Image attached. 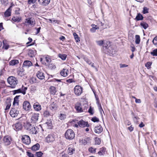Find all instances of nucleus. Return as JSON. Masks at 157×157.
<instances>
[{"mask_svg": "<svg viewBox=\"0 0 157 157\" xmlns=\"http://www.w3.org/2000/svg\"><path fill=\"white\" fill-rule=\"evenodd\" d=\"M36 78H33L30 80V82L32 84L36 82Z\"/></svg>", "mask_w": 157, "mask_h": 157, "instance_id": "61", "label": "nucleus"}, {"mask_svg": "<svg viewBox=\"0 0 157 157\" xmlns=\"http://www.w3.org/2000/svg\"><path fill=\"white\" fill-rule=\"evenodd\" d=\"M105 148L102 147L100 149V151L98 152V153L100 155H102L105 154Z\"/></svg>", "mask_w": 157, "mask_h": 157, "instance_id": "29", "label": "nucleus"}, {"mask_svg": "<svg viewBox=\"0 0 157 157\" xmlns=\"http://www.w3.org/2000/svg\"><path fill=\"white\" fill-rule=\"evenodd\" d=\"M88 112L90 114L93 115L94 113L93 108L90 106Z\"/></svg>", "mask_w": 157, "mask_h": 157, "instance_id": "46", "label": "nucleus"}, {"mask_svg": "<svg viewBox=\"0 0 157 157\" xmlns=\"http://www.w3.org/2000/svg\"><path fill=\"white\" fill-rule=\"evenodd\" d=\"M17 6L16 2H10V8L12 7L13 6Z\"/></svg>", "mask_w": 157, "mask_h": 157, "instance_id": "62", "label": "nucleus"}, {"mask_svg": "<svg viewBox=\"0 0 157 157\" xmlns=\"http://www.w3.org/2000/svg\"><path fill=\"white\" fill-rule=\"evenodd\" d=\"M104 42V40H100L97 41L96 43L99 46H102L103 45Z\"/></svg>", "mask_w": 157, "mask_h": 157, "instance_id": "49", "label": "nucleus"}, {"mask_svg": "<svg viewBox=\"0 0 157 157\" xmlns=\"http://www.w3.org/2000/svg\"><path fill=\"white\" fill-rule=\"evenodd\" d=\"M148 13V9L146 7H144L143 8V13L144 14H146Z\"/></svg>", "mask_w": 157, "mask_h": 157, "instance_id": "51", "label": "nucleus"}, {"mask_svg": "<svg viewBox=\"0 0 157 157\" xmlns=\"http://www.w3.org/2000/svg\"><path fill=\"white\" fill-rule=\"evenodd\" d=\"M96 149L95 148L91 147L89 148V151L91 153H94L96 152Z\"/></svg>", "mask_w": 157, "mask_h": 157, "instance_id": "54", "label": "nucleus"}, {"mask_svg": "<svg viewBox=\"0 0 157 157\" xmlns=\"http://www.w3.org/2000/svg\"><path fill=\"white\" fill-rule=\"evenodd\" d=\"M58 56L60 58L63 60H65L67 57V55L66 54H59Z\"/></svg>", "mask_w": 157, "mask_h": 157, "instance_id": "36", "label": "nucleus"}, {"mask_svg": "<svg viewBox=\"0 0 157 157\" xmlns=\"http://www.w3.org/2000/svg\"><path fill=\"white\" fill-rule=\"evenodd\" d=\"M24 71V70L23 67H20L17 69V73L18 75L21 76L23 74V72Z\"/></svg>", "mask_w": 157, "mask_h": 157, "instance_id": "26", "label": "nucleus"}, {"mask_svg": "<svg viewBox=\"0 0 157 157\" xmlns=\"http://www.w3.org/2000/svg\"><path fill=\"white\" fill-rule=\"evenodd\" d=\"M10 102V99L8 98H7L6 101V104H7V105L5 109L6 110L9 109L10 108V105L9 104Z\"/></svg>", "mask_w": 157, "mask_h": 157, "instance_id": "33", "label": "nucleus"}, {"mask_svg": "<svg viewBox=\"0 0 157 157\" xmlns=\"http://www.w3.org/2000/svg\"><path fill=\"white\" fill-rule=\"evenodd\" d=\"M102 131L103 128L100 125L96 126L94 128V131L97 133L99 134L101 133Z\"/></svg>", "mask_w": 157, "mask_h": 157, "instance_id": "14", "label": "nucleus"}, {"mask_svg": "<svg viewBox=\"0 0 157 157\" xmlns=\"http://www.w3.org/2000/svg\"><path fill=\"white\" fill-rule=\"evenodd\" d=\"M66 81L67 82L70 83H71L73 82H74V81L72 79H67L66 80Z\"/></svg>", "mask_w": 157, "mask_h": 157, "instance_id": "64", "label": "nucleus"}, {"mask_svg": "<svg viewBox=\"0 0 157 157\" xmlns=\"http://www.w3.org/2000/svg\"><path fill=\"white\" fill-rule=\"evenodd\" d=\"M27 155L29 157H34V155L30 152L27 151Z\"/></svg>", "mask_w": 157, "mask_h": 157, "instance_id": "60", "label": "nucleus"}, {"mask_svg": "<svg viewBox=\"0 0 157 157\" xmlns=\"http://www.w3.org/2000/svg\"><path fill=\"white\" fill-rule=\"evenodd\" d=\"M83 58L84 60L89 65H91L92 62L90 60L87 58L85 56H83Z\"/></svg>", "mask_w": 157, "mask_h": 157, "instance_id": "39", "label": "nucleus"}, {"mask_svg": "<svg viewBox=\"0 0 157 157\" xmlns=\"http://www.w3.org/2000/svg\"><path fill=\"white\" fill-rule=\"evenodd\" d=\"M10 16V7L6 10L4 13V17H6Z\"/></svg>", "mask_w": 157, "mask_h": 157, "instance_id": "32", "label": "nucleus"}, {"mask_svg": "<svg viewBox=\"0 0 157 157\" xmlns=\"http://www.w3.org/2000/svg\"><path fill=\"white\" fill-rule=\"evenodd\" d=\"M36 1V0H29L28 1V3L29 4H31L35 3Z\"/></svg>", "mask_w": 157, "mask_h": 157, "instance_id": "59", "label": "nucleus"}, {"mask_svg": "<svg viewBox=\"0 0 157 157\" xmlns=\"http://www.w3.org/2000/svg\"><path fill=\"white\" fill-rule=\"evenodd\" d=\"M43 154V153L41 151L37 152L36 153V156L37 157H41Z\"/></svg>", "mask_w": 157, "mask_h": 157, "instance_id": "50", "label": "nucleus"}, {"mask_svg": "<svg viewBox=\"0 0 157 157\" xmlns=\"http://www.w3.org/2000/svg\"><path fill=\"white\" fill-rule=\"evenodd\" d=\"M95 144H99L101 143V139L98 137H96L95 138Z\"/></svg>", "mask_w": 157, "mask_h": 157, "instance_id": "42", "label": "nucleus"}, {"mask_svg": "<svg viewBox=\"0 0 157 157\" xmlns=\"http://www.w3.org/2000/svg\"><path fill=\"white\" fill-rule=\"evenodd\" d=\"M90 139V138L88 137L83 139L82 140V143L84 145H85L89 142Z\"/></svg>", "mask_w": 157, "mask_h": 157, "instance_id": "34", "label": "nucleus"}, {"mask_svg": "<svg viewBox=\"0 0 157 157\" xmlns=\"http://www.w3.org/2000/svg\"><path fill=\"white\" fill-rule=\"evenodd\" d=\"M55 140L54 135L49 134L46 138V142L48 143L53 142Z\"/></svg>", "mask_w": 157, "mask_h": 157, "instance_id": "12", "label": "nucleus"}, {"mask_svg": "<svg viewBox=\"0 0 157 157\" xmlns=\"http://www.w3.org/2000/svg\"><path fill=\"white\" fill-rule=\"evenodd\" d=\"M140 25L144 29H146L148 26V25L144 21L141 22Z\"/></svg>", "mask_w": 157, "mask_h": 157, "instance_id": "30", "label": "nucleus"}, {"mask_svg": "<svg viewBox=\"0 0 157 157\" xmlns=\"http://www.w3.org/2000/svg\"><path fill=\"white\" fill-rule=\"evenodd\" d=\"M18 112L17 109L12 108L10 110V116L13 117H14L17 116Z\"/></svg>", "mask_w": 157, "mask_h": 157, "instance_id": "10", "label": "nucleus"}, {"mask_svg": "<svg viewBox=\"0 0 157 157\" xmlns=\"http://www.w3.org/2000/svg\"><path fill=\"white\" fill-rule=\"evenodd\" d=\"M68 149V153L70 155H71L75 153V150L73 146H69Z\"/></svg>", "mask_w": 157, "mask_h": 157, "instance_id": "17", "label": "nucleus"}, {"mask_svg": "<svg viewBox=\"0 0 157 157\" xmlns=\"http://www.w3.org/2000/svg\"><path fill=\"white\" fill-rule=\"evenodd\" d=\"M21 20V19L20 18L17 17H13L12 19V22H19Z\"/></svg>", "mask_w": 157, "mask_h": 157, "instance_id": "38", "label": "nucleus"}, {"mask_svg": "<svg viewBox=\"0 0 157 157\" xmlns=\"http://www.w3.org/2000/svg\"><path fill=\"white\" fill-rule=\"evenodd\" d=\"M18 101L16 100H14L13 103V105L14 106L16 105L18 106Z\"/></svg>", "mask_w": 157, "mask_h": 157, "instance_id": "58", "label": "nucleus"}, {"mask_svg": "<svg viewBox=\"0 0 157 157\" xmlns=\"http://www.w3.org/2000/svg\"><path fill=\"white\" fill-rule=\"evenodd\" d=\"M92 28L90 29V31L92 33H94L96 31V29H99L98 27H97V25L95 24H92L91 25Z\"/></svg>", "mask_w": 157, "mask_h": 157, "instance_id": "24", "label": "nucleus"}, {"mask_svg": "<svg viewBox=\"0 0 157 157\" xmlns=\"http://www.w3.org/2000/svg\"><path fill=\"white\" fill-rule=\"evenodd\" d=\"M50 93L51 94L54 95L57 92L56 88L54 86H51L49 89Z\"/></svg>", "mask_w": 157, "mask_h": 157, "instance_id": "19", "label": "nucleus"}, {"mask_svg": "<svg viewBox=\"0 0 157 157\" xmlns=\"http://www.w3.org/2000/svg\"><path fill=\"white\" fill-rule=\"evenodd\" d=\"M143 19V17L142 15L140 13L138 14L137 15L136 17V19L137 21H140L142 20Z\"/></svg>", "mask_w": 157, "mask_h": 157, "instance_id": "31", "label": "nucleus"}, {"mask_svg": "<svg viewBox=\"0 0 157 157\" xmlns=\"http://www.w3.org/2000/svg\"><path fill=\"white\" fill-rule=\"evenodd\" d=\"M44 59L48 63H49L51 61L50 58L48 56H46L45 57Z\"/></svg>", "mask_w": 157, "mask_h": 157, "instance_id": "53", "label": "nucleus"}, {"mask_svg": "<svg viewBox=\"0 0 157 157\" xmlns=\"http://www.w3.org/2000/svg\"><path fill=\"white\" fill-rule=\"evenodd\" d=\"M97 103L98 104V105L99 107V109L100 112L101 113V111H103V110L102 109L101 104L100 103H99L98 101L97 102Z\"/></svg>", "mask_w": 157, "mask_h": 157, "instance_id": "55", "label": "nucleus"}, {"mask_svg": "<svg viewBox=\"0 0 157 157\" xmlns=\"http://www.w3.org/2000/svg\"><path fill=\"white\" fill-rule=\"evenodd\" d=\"M66 116L65 114L61 113L59 116V118L61 120H64L66 118Z\"/></svg>", "mask_w": 157, "mask_h": 157, "instance_id": "41", "label": "nucleus"}, {"mask_svg": "<svg viewBox=\"0 0 157 157\" xmlns=\"http://www.w3.org/2000/svg\"><path fill=\"white\" fill-rule=\"evenodd\" d=\"M13 127L14 130L16 131H19L22 128V125L21 123H18L13 125Z\"/></svg>", "mask_w": 157, "mask_h": 157, "instance_id": "11", "label": "nucleus"}, {"mask_svg": "<svg viewBox=\"0 0 157 157\" xmlns=\"http://www.w3.org/2000/svg\"><path fill=\"white\" fill-rule=\"evenodd\" d=\"M153 43L157 47V36L155 37L152 40Z\"/></svg>", "mask_w": 157, "mask_h": 157, "instance_id": "47", "label": "nucleus"}, {"mask_svg": "<svg viewBox=\"0 0 157 157\" xmlns=\"http://www.w3.org/2000/svg\"><path fill=\"white\" fill-rule=\"evenodd\" d=\"M37 77L40 79H43L45 78L44 73L40 71H38L36 74Z\"/></svg>", "mask_w": 157, "mask_h": 157, "instance_id": "16", "label": "nucleus"}, {"mask_svg": "<svg viewBox=\"0 0 157 157\" xmlns=\"http://www.w3.org/2000/svg\"><path fill=\"white\" fill-rule=\"evenodd\" d=\"M110 42L109 41H107L104 42L103 46L104 47H105L106 48H108V46L109 45Z\"/></svg>", "mask_w": 157, "mask_h": 157, "instance_id": "35", "label": "nucleus"}, {"mask_svg": "<svg viewBox=\"0 0 157 157\" xmlns=\"http://www.w3.org/2000/svg\"><path fill=\"white\" fill-rule=\"evenodd\" d=\"M68 71L67 69H63L60 72V74L62 76L66 77L67 76Z\"/></svg>", "mask_w": 157, "mask_h": 157, "instance_id": "22", "label": "nucleus"}, {"mask_svg": "<svg viewBox=\"0 0 157 157\" xmlns=\"http://www.w3.org/2000/svg\"><path fill=\"white\" fill-rule=\"evenodd\" d=\"M120 67L121 68L127 67L128 66V65H126L125 64H120Z\"/></svg>", "mask_w": 157, "mask_h": 157, "instance_id": "63", "label": "nucleus"}, {"mask_svg": "<svg viewBox=\"0 0 157 157\" xmlns=\"http://www.w3.org/2000/svg\"><path fill=\"white\" fill-rule=\"evenodd\" d=\"M65 138L68 140H71L75 137V133L73 131L70 129L67 130L65 133Z\"/></svg>", "mask_w": 157, "mask_h": 157, "instance_id": "1", "label": "nucleus"}, {"mask_svg": "<svg viewBox=\"0 0 157 157\" xmlns=\"http://www.w3.org/2000/svg\"><path fill=\"white\" fill-rule=\"evenodd\" d=\"M78 124L81 127H88L89 125L88 124L87 122H86L82 120H81L78 122Z\"/></svg>", "mask_w": 157, "mask_h": 157, "instance_id": "7", "label": "nucleus"}, {"mask_svg": "<svg viewBox=\"0 0 157 157\" xmlns=\"http://www.w3.org/2000/svg\"><path fill=\"white\" fill-rule=\"evenodd\" d=\"M43 114L45 117H48L51 115L49 112L48 110H45L44 111Z\"/></svg>", "mask_w": 157, "mask_h": 157, "instance_id": "44", "label": "nucleus"}, {"mask_svg": "<svg viewBox=\"0 0 157 157\" xmlns=\"http://www.w3.org/2000/svg\"><path fill=\"white\" fill-rule=\"evenodd\" d=\"M25 23L28 24V25H30L32 27L34 26L35 24L34 20L32 17H29L26 19Z\"/></svg>", "mask_w": 157, "mask_h": 157, "instance_id": "6", "label": "nucleus"}, {"mask_svg": "<svg viewBox=\"0 0 157 157\" xmlns=\"http://www.w3.org/2000/svg\"><path fill=\"white\" fill-rule=\"evenodd\" d=\"M2 4L6 5L8 3L7 0H1Z\"/></svg>", "mask_w": 157, "mask_h": 157, "instance_id": "57", "label": "nucleus"}, {"mask_svg": "<svg viewBox=\"0 0 157 157\" xmlns=\"http://www.w3.org/2000/svg\"><path fill=\"white\" fill-rule=\"evenodd\" d=\"M151 54L153 56H157V49H154L151 52Z\"/></svg>", "mask_w": 157, "mask_h": 157, "instance_id": "45", "label": "nucleus"}, {"mask_svg": "<svg viewBox=\"0 0 157 157\" xmlns=\"http://www.w3.org/2000/svg\"><path fill=\"white\" fill-rule=\"evenodd\" d=\"M21 140L24 144L26 145L29 144L31 142L30 137L29 136L26 135L22 136Z\"/></svg>", "mask_w": 157, "mask_h": 157, "instance_id": "4", "label": "nucleus"}, {"mask_svg": "<svg viewBox=\"0 0 157 157\" xmlns=\"http://www.w3.org/2000/svg\"><path fill=\"white\" fill-rule=\"evenodd\" d=\"M3 140L6 145H8L10 144V140L8 136H5L4 137Z\"/></svg>", "mask_w": 157, "mask_h": 157, "instance_id": "20", "label": "nucleus"}, {"mask_svg": "<svg viewBox=\"0 0 157 157\" xmlns=\"http://www.w3.org/2000/svg\"><path fill=\"white\" fill-rule=\"evenodd\" d=\"M152 64V63L151 62H148L146 63L145 64V66L148 69L151 68V66Z\"/></svg>", "mask_w": 157, "mask_h": 157, "instance_id": "52", "label": "nucleus"}, {"mask_svg": "<svg viewBox=\"0 0 157 157\" xmlns=\"http://www.w3.org/2000/svg\"><path fill=\"white\" fill-rule=\"evenodd\" d=\"M57 105L56 102H53L50 105V108L52 110H56L57 109Z\"/></svg>", "mask_w": 157, "mask_h": 157, "instance_id": "21", "label": "nucleus"}, {"mask_svg": "<svg viewBox=\"0 0 157 157\" xmlns=\"http://www.w3.org/2000/svg\"><path fill=\"white\" fill-rule=\"evenodd\" d=\"M11 91L13 93V95H14L17 93H21V89H19L17 90H15Z\"/></svg>", "mask_w": 157, "mask_h": 157, "instance_id": "43", "label": "nucleus"}, {"mask_svg": "<svg viewBox=\"0 0 157 157\" xmlns=\"http://www.w3.org/2000/svg\"><path fill=\"white\" fill-rule=\"evenodd\" d=\"M91 120L93 121L94 122H98L99 121V119L96 117H94L92 118Z\"/></svg>", "mask_w": 157, "mask_h": 157, "instance_id": "56", "label": "nucleus"}, {"mask_svg": "<svg viewBox=\"0 0 157 157\" xmlns=\"http://www.w3.org/2000/svg\"><path fill=\"white\" fill-rule=\"evenodd\" d=\"M3 48L7 50L9 48V45L7 43V41L6 40H4L3 41Z\"/></svg>", "mask_w": 157, "mask_h": 157, "instance_id": "27", "label": "nucleus"}, {"mask_svg": "<svg viewBox=\"0 0 157 157\" xmlns=\"http://www.w3.org/2000/svg\"><path fill=\"white\" fill-rule=\"evenodd\" d=\"M23 109L26 111L29 110L31 108V106L30 103L27 101L24 102L23 104Z\"/></svg>", "mask_w": 157, "mask_h": 157, "instance_id": "8", "label": "nucleus"}, {"mask_svg": "<svg viewBox=\"0 0 157 157\" xmlns=\"http://www.w3.org/2000/svg\"><path fill=\"white\" fill-rule=\"evenodd\" d=\"M75 108L78 112H81L83 111L81 105L79 103H77L75 105Z\"/></svg>", "mask_w": 157, "mask_h": 157, "instance_id": "18", "label": "nucleus"}, {"mask_svg": "<svg viewBox=\"0 0 157 157\" xmlns=\"http://www.w3.org/2000/svg\"><path fill=\"white\" fill-rule=\"evenodd\" d=\"M39 114L38 113H34L33 114L31 117V122L33 123H36L37 121Z\"/></svg>", "mask_w": 157, "mask_h": 157, "instance_id": "9", "label": "nucleus"}, {"mask_svg": "<svg viewBox=\"0 0 157 157\" xmlns=\"http://www.w3.org/2000/svg\"><path fill=\"white\" fill-rule=\"evenodd\" d=\"M17 80L14 77L10 76V88H14L17 83Z\"/></svg>", "mask_w": 157, "mask_h": 157, "instance_id": "5", "label": "nucleus"}, {"mask_svg": "<svg viewBox=\"0 0 157 157\" xmlns=\"http://www.w3.org/2000/svg\"><path fill=\"white\" fill-rule=\"evenodd\" d=\"M19 63V61L17 59H13L10 61V65L14 66Z\"/></svg>", "mask_w": 157, "mask_h": 157, "instance_id": "28", "label": "nucleus"}, {"mask_svg": "<svg viewBox=\"0 0 157 157\" xmlns=\"http://www.w3.org/2000/svg\"><path fill=\"white\" fill-rule=\"evenodd\" d=\"M24 126L25 128L30 131V133L32 134H36L37 131L35 127L29 123L28 122L26 124H24Z\"/></svg>", "mask_w": 157, "mask_h": 157, "instance_id": "2", "label": "nucleus"}, {"mask_svg": "<svg viewBox=\"0 0 157 157\" xmlns=\"http://www.w3.org/2000/svg\"><path fill=\"white\" fill-rule=\"evenodd\" d=\"M50 0H38L39 4L43 6H46L50 3Z\"/></svg>", "mask_w": 157, "mask_h": 157, "instance_id": "15", "label": "nucleus"}, {"mask_svg": "<svg viewBox=\"0 0 157 157\" xmlns=\"http://www.w3.org/2000/svg\"><path fill=\"white\" fill-rule=\"evenodd\" d=\"M82 88L79 85L76 86L74 88V92L75 94L78 96L81 95L82 93Z\"/></svg>", "mask_w": 157, "mask_h": 157, "instance_id": "3", "label": "nucleus"}, {"mask_svg": "<svg viewBox=\"0 0 157 157\" xmlns=\"http://www.w3.org/2000/svg\"><path fill=\"white\" fill-rule=\"evenodd\" d=\"M33 107L35 110L37 111H39L41 109V105L36 103L34 104Z\"/></svg>", "mask_w": 157, "mask_h": 157, "instance_id": "25", "label": "nucleus"}, {"mask_svg": "<svg viewBox=\"0 0 157 157\" xmlns=\"http://www.w3.org/2000/svg\"><path fill=\"white\" fill-rule=\"evenodd\" d=\"M27 87H24V88H23L22 87V89L21 90V93L25 95L26 94V91L27 90Z\"/></svg>", "mask_w": 157, "mask_h": 157, "instance_id": "48", "label": "nucleus"}, {"mask_svg": "<svg viewBox=\"0 0 157 157\" xmlns=\"http://www.w3.org/2000/svg\"><path fill=\"white\" fill-rule=\"evenodd\" d=\"M135 43L137 44H139L140 41V36L138 35H136L135 36Z\"/></svg>", "mask_w": 157, "mask_h": 157, "instance_id": "37", "label": "nucleus"}, {"mask_svg": "<svg viewBox=\"0 0 157 157\" xmlns=\"http://www.w3.org/2000/svg\"><path fill=\"white\" fill-rule=\"evenodd\" d=\"M40 147V146L39 144H36L31 147V149L33 151H36L39 149Z\"/></svg>", "mask_w": 157, "mask_h": 157, "instance_id": "23", "label": "nucleus"}, {"mask_svg": "<svg viewBox=\"0 0 157 157\" xmlns=\"http://www.w3.org/2000/svg\"><path fill=\"white\" fill-rule=\"evenodd\" d=\"M32 65V63L29 60H25L24 61L23 63L22 67L28 68Z\"/></svg>", "mask_w": 157, "mask_h": 157, "instance_id": "13", "label": "nucleus"}, {"mask_svg": "<svg viewBox=\"0 0 157 157\" xmlns=\"http://www.w3.org/2000/svg\"><path fill=\"white\" fill-rule=\"evenodd\" d=\"M73 35L77 42H78L80 41V40L79 39V37L78 36L76 33H73Z\"/></svg>", "mask_w": 157, "mask_h": 157, "instance_id": "40", "label": "nucleus"}]
</instances>
